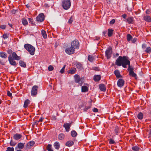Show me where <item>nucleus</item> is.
<instances>
[{"label":"nucleus","mask_w":151,"mask_h":151,"mask_svg":"<svg viewBox=\"0 0 151 151\" xmlns=\"http://www.w3.org/2000/svg\"><path fill=\"white\" fill-rule=\"evenodd\" d=\"M115 64L117 66L121 65L124 68H127V65H129L128 70L129 75L135 78H137V75L133 71V68L130 66V62L128 60V58L126 56H119L116 60Z\"/></svg>","instance_id":"nucleus-1"},{"label":"nucleus","mask_w":151,"mask_h":151,"mask_svg":"<svg viewBox=\"0 0 151 151\" xmlns=\"http://www.w3.org/2000/svg\"><path fill=\"white\" fill-rule=\"evenodd\" d=\"M24 47L31 55H34L35 51V48L34 47L28 44H25Z\"/></svg>","instance_id":"nucleus-2"},{"label":"nucleus","mask_w":151,"mask_h":151,"mask_svg":"<svg viewBox=\"0 0 151 151\" xmlns=\"http://www.w3.org/2000/svg\"><path fill=\"white\" fill-rule=\"evenodd\" d=\"M70 0H63L62 2V6L64 9H68L70 7Z\"/></svg>","instance_id":"nucleus-3"},{"label":"nucleus","mask_w":151,"mask_h":151,"mask_svg":"<svg viewBox=\"0 0 151 151\" xmlns=\"http://www.w3.org/2000/svg\"><path fill=\"white\" fill-rule=\"evenodd\" d=\"M71 46L75 50L79 48V42L77 40H75L71 43Z\"/></svg>","instance_id":"nucleus-4"},{"label":"nucleus","mask_w":151,"mask_h":151,"mask_svg":"<svg viewBox=\"0 0 151 151\" xmlns=\"http://www.w3.org/2000/svg\"><path fill=\"white\" fill-rule=\"evenodd\" d=\"M112 53V48L111 47L108 48L105 52V55L107 59L110 58Z\"/></svg>","instance_id":"nucleus-5"},{"label":"nucleus","mask_w":151,"mask_h":151,"mask_svg":"<svg viewBox=\"0 0 151 151\" xmlns=\"http://www.w3.org/2000/svg\"><path fill=\"white\" fill-rule=\"evenodd\" d=\"M75 50L71 46L70 47H68L65 50V52L68 55H71L75 53Z\"/></svg>","instance_id":"nucleus-6"},{"label":"nucleus","mask_w":151,"mask_h":151,"mask_svg":"<svg viewBox=\"0 0 151 151\" xmlns=\"http://www.w3.org/2000/svg\"><path fill=\"white\" fill-rule=\"evenodd\" d=\"M38 87L37 86H33L31 94L32 96H35L37 93Z\"/></svg>","instance_id":"nucleus-7"},{"label":"nucleus","mask_w":151,"mask_h":151,"mask_svg":"<svg viewBox=\"0 0 151 151\" xmlns=\"http://www.w3.org/2000/svg\"><path fill=\"white\" fill-rule=\"evenodd\" d=\"M36 21L38 22H41L44 21L45 19L44 15L43 13L40 14L36 18Z\"/></svg>","instance_id":"nucleus-8"},{"label":"nucleus","mask_w":151,"mask_h":151,"mask_svg":"<svg viewBox=\"0 0 151 151\" xmlns=\"http://www.w3.org/2000/svg\"><path fill=\"white\" fill-rule=\"evenodd\" d=\"M124 81L123 79H119L118 81L117 85L119 87H122L124 85Z\"/></svg>","instance_id":"nucleus-9"},{"label":"nucleus","mask_w":151,"mask_h":151,"mask_svg":"<svg viewBox=\"0 0 151 151\" xmlns=\"http://www.w3.org/2000/svg\"><path fill=\"white\" fill-rule=\"evenodd\" d=\"M9 56H11L12 59L16 60H19L20 59V58L19 56H18L16 52H13L12 53V55H10Z\"/></svg>","instance_id":"nucleus-10"},{"label":"nucleus","mask_w":151,"mask_h":151,"mask_svg":"<svg viewBox=\"0 0 151 151\" xmlns=\"http://www.w3.org/2000/svg\"><path fill=\"white\" fill-rule=\"evenodd\" d=\"M8 60L10 64L14 66L16 65L17 63L14 60V59H12V58L11 57V56H9Z\"/></svg>","instance_id":"nucleus-11"},{"label":"nucleus","mask_w":151,"mask_h":151,"mask_svg":"<svg viewBox=\"0 0 151 151\" xmlns=\"http://www.w3.org/2000/svg\"><path fill=\"white\" fill-rule=\"evenodd\" d=\"M35 144V142L34 141H30L29 142L27 143L26 145V149H29L31 148Z\"/></svg>","instance_id":"nucleus-12"},{"label":"nucleus","mask_w":151,"mask_h":151,"mask_svg":"<svg viewBox=\"0 0 151 151\" xmlns=\"http://www.w3.org/2000/svg\"><path fill=\"white\" fill-rule=\"evenodd\" d=\"M75 65L76 68L80 70H81L83 69V65L80 63L77 62L75 63Z\"/></svg>","instance_id":"nucleus-13"},{"label":"nucleus","mask_w":151,"mask_h":151,"mask_svg":"<svg viewBox=\"0 0 151 151\" xmlns=\"http://www.w3.org/2000/svg\"><path fill=\"white\" fill-rule=\"evenodd\" d=\"M71 125V124L69 123H66L63 125V127H64L66 131L67 132H68L69 131V129Z\"/></svg>","instance_id":"nucleus-14"},{"label":"nucleus","mask_w":151,"mask_h":151,"mask_svg":"<svg viewBox=\"0 0 151 151\" xmlns=\"http://www.w3.org/2000/svg\"><path fill=\"white\" fill-rule=\"evenodd\" d=\"M22 137V135L20 134H16L13 136L14 138L16 140H18L20 139Z\"/></svg>","instance_id":"nucleus-15"},{"label":"nucleus","mask_w":151,"mask_h":151,"mask_svg":"<svg viewBox=\"0 0 151 151\" xmlns=\"http://www.w3.org/2000/svg\"><path fill=\"white\" fill-rule=\"evenodd\" d=\"M75 81L76 83H79L80 81V76L77 74H76L74 76Z\"/></svg>","instance_id":"nucleus-16"},{"label":"nucleus","mask_w":151,"mask_h":151,"mask_svg":"<svg viewBox=\"0 0 151 151\" xmlns=\"http://www.w3.org/2000/svg\"><path fill=\"white\" fill-rule=\"evenodd\" d=\"M74 142L73 141L70 140L67 141L65 143V145L68 147H71L74 144Z\"/></svg>","instance_id":"nucleus-17"},{"label":"nucleus","mask_w":151,"mask_h":151,"mask_svg":"<svg viewBox=\"0 0 151 151\" xmlns=\"http://www.w3.org/2000/svg\"><path fill=\"white\" fill-rule=\"evenodd\" d=\"M99 88L100 90L102 91H105L106 90L105 86L104 84H101L99 85Z\"/></svg>","instance_id":"nucleus-18"},{"label":"nucleus","mask_w":151,"mask_h":151,"mask_svg":"<svg viewBox=\"0 0 151 151\" xmlns=\"http://www.w3.org/2000/svg\"><path fill=\"white\" fill-rule=\"evenodd\" d=\"M144 20L147 22H151V18L149 16L146 15L144 17Z\"/></svg>","instance_id":"nucleus-19"},{"label":"nucleus","mask_w":151,"mask_h":151,"mask_svg":"<svg viewBox=\"0 0 151 151\" xmlns=\"http://www.w3.org/2000/svg\"><path fill=\"white\" fill-rule=\"evenodd\" d=\"M76 71V68H70V70H69L68 73L71 74H73L75 73Z\"/></svg>","instance_id":"nucleus-20"},{"label":"nucleus","mask_w":151,"mask_h":151,"mask_svg":"<svg viewBox=\"0 0 151 151\" xmlns=\"http://www.w3.org/2000/svg\"><path fill=\"white\" fill-rule=\"evenodd\" d=\"M54 146L56 149L58 150L60 147V145L59 142H55L54 144Z\"/></svg>","instance_id":"nucleus-21"},{"label":"nucleus","mask_w":151,"mask_h":151,"mask_svg":"<svg viewBox=\"0 0 151 151\" xmlns=\"http://www.w3.org/2000/svg\"><path fill=\"white\" fill-rule=\"evenodd\" d=\"M88 91V88L86 86H83L81 88V91L83 92H86Z\"/></svg>","instance_id":"nucleus-22"},{"label":"nucleus","mask_w":151,"mask_h":151,"mask_svg":"<svg viewBox=\"0 0 151 151\" xmlns=\"http://www.w3.org/2000/svg\"><path fill=\"white\" fill-rule=\"evenodd\" d=\"M0 56L3 58H5L7 57V54L5 52H0Z\"/></svg>","instance_id":"nucleus-23"},{"label":"nucleus","mask_w":151,"mask_h":151,"mask_svg":"<svg viewBox=\"0 0 151 151\" xmlns=\"http://www.w3.org/2000/svg\"><path fill=\"white\" fill-rule=\"evenodd\" d=\"M29 103V100L28 99H26L24 102L23 107L25 108H27L28 106Z\"/></svg>","instance_id":"nucleus-24"},{"label":"nucleus","mask_w":151,"mask_h":151,"mask_svg":"<svg viewBox=\"0 0 151 151\" xmlns=\"http://www.w3.org/2000/svg\"><path fill=\"white\" fill-rule=\"evenodd\" d=\"M113 30L112 29H109L108 30V35L109 37H111L113 34Z\"/></svg>","instance_id":"nucleus-25"},{"label":"nucleus","mask_w":151,"mask_h":151,"mask_svg":"<svg viewBox=\"0 0 151 151\" xmlns=\"http://www.w3.org/2000/svg\"><path fill=\"white\" fill-rule=\"evenodd\" d=\"M101 78V76L99 75H95L93 77V79L95 81H99Z\"/></svg>","instance_id":"nucleus-26"},{"label":"nucleus","mask_w":151,"mask_h":151,"mask_svg":"<svg viewBox=\"0 0 151 151\" xmlns=\"http://www.w3.org/2000/svg\"><path fill=\"white\" fill-rule=\"evenodd\" d=\"M114 73L117 78H119L121 77L119 71L117 70L114 71Z\"/></svg>","instance_id":"nucleus-27"},{"label":"nucleus","mask_w":151,"mask_h":151,"mask_svg":"<svg viewBox=\"0 0 151 151\" xmlns=\"http://www.w3.org/2000/svg\"><path fill=\"white\" fill-rule=\"evenodd\" d=\"M19 64L21 66L23 67H25L26 66V63L22 60L19 61Z\"/></svg>","instance_id":"nucleus-28"},{"label":"nucleus","mask_w":151,"mask_h":151,"mask_svg":"<svg viewBox=\"0 0 151 151\" xmlns=\"http://www.w3.org/2000/svg\"><path fill=\"white\" fill-rule=\"evenodd\" d=\"M41 34L44 39H46L47 38V35L46 31L44 30H42L41 31Z\"/></svg>","instance_id":"nucleus-29"},{"label":"nucleus","mask_w":151,"mask_h":151,"mask_svg":"<svg viewBox=\"0 0 151 151\" xmlns=\"http://www.w3.org/2000/svg\"><path fill=\"white\" fill-rule=\"evenodd\" d=\"M127 22L129 24L132 23L133 22V18L132 17H128L127 19Z\"/></svg>","instance_id":"nucleus-30"},{"label":"nucleus","mask_w":151,"mask_h":151,"mask_svg":"<svg viewBox=\"0 0 151 151\" xmlns=\"http://www.w3.org/2000/svg\"><path fill=\"white\" fill-rule=\"evenodd\" d=\"M24 146V144L21 142L17 144V147L20 149H22L23 148Z\"/></svg>","instance_id":"nucleus-31"},{"label":"nucleus","mask_w":151,"mask_h":151,"mask_svg":"<svg viewBox=\"0 0 151 151\" xmlns=\"http://www.w3.org/2000/svg\"><path fill=\"white\" fill-rule=\"evenodd\" d=\"M64 137L65 135L64 134L61 133L58 136V138L60 140H62L64 139Z\"/></svg>","instance_id":"nucleus-32"},{"label":"nucleus","mask_w":151,"mask_h":151,"mask_svg":"<svg viewBox=\"0 0 151 151\" xmlns=\"http://www.w3.org/2000/svg\"><path fill=\"white\" fill-rule=\"evenodd\" d=\"M127 40L128 41H130L132 39V36L129 34H127Z\"/></svg>","instance_id":"nucleus-33"},{"label":"nucleus","mask_w":151,"mask_h":151,"mask_svg":"<svg viewBox=\"0 0 151 151\" xmlns=\"http://www.w3.org/2000/svg\"><path fill=\"white\" fill-rule=\"evenodd\" d=\"M22 22L24 25H26L28 24L27 20L25 18H23L22 20Z\"/></svg>","instance_id":"nucleus-34"},{"label":"nucleus","mask_w":151,"mask_h":151,"mask_svg":"<svg viewBox=\"0 0 151 151\" xmlns=\"http://www.w3.org/2000/svg\"><path fill=\"white\" fill-rule=\"evenodd\" d=\"M71 134L72 136L73 137H76L77 135V132L74 130L72 131L71 132Z\"/></svg>","instance_id":"nucleus-35"},{"label":"nucleus","mask_w":151,"mask_h":151,"mask_svg":"<svg viewBox=\"0 0 151 151\" xmlns=\"http://www.w3.org/2000/svg\"><path fill=\"white\" fill-rule=\"evenodd\" d=\"M47 149L48 151H53L52 149V145L49 144L47 147Z\"/></svg>","instance_id":"nucleus-36"},{"label":"nucleus","mask_w":151,"mask_h":151,"mask_svg":"<svg viewBox=\"0 0 151 151\" xmlns=\"http://www.w3.org/2000/svg\"><path fill=\"white\" fill-rule=\"evenodd\" d=\"M88 60L91 62H93L94 60V58L91 55L88 56Z\"/></svg>","instance_id":"nucleus-37"},{"label":"nucleus","mask_w":151,"mask_h":151,"mask_svg":"<svg viewBox=\"0 0 151 151\" xmlns=\"http://www.w3.org/2000/svg\"><path fill=\"white\" fill-rule=\"evenodd\" d=\"M137 117L139 119H142L143 118V114L141 112L139 113L137 115Z\"/></svg>","instance_id":"nucleus-38"},{"label":"nucleus","mask_w":151,"mask_h":151,"mask_svg":"<svg viewBox=\"0 0 151 151\" xmlns=\"http://www.w3.org/2000/svg\"><path fill=\"white\" fill-rule=\"evenodd\" d=\"M132 149L134 151H138L139 150V148L137 146H134L132 147Z\"/></svg>","instance_id":"nucleus-39"},{"label":"nucleus","mask_w":151,"mask_h":151,"mask_svg":"<svg viewBox=\"0 0 151 151\" xmlns=\"http://www.w3.org/2000/svg\"><path fill=\"white\" fill-rule=\"evenodd\" d=\"M145 52L147 53H150L151 52V48L150 47H147L146 48Z\"/></svg>","instance_id":"nucleus-40"},{"label":"nucleus","mask_w":151,"mask_h":151,"mask_svg":"<svg viewBox=\"0 0 151 151\" xmlns=\"http://www.w3.org/2000/svg\"><path fill=\"white\" fill-rule=\"evenodd\" d=\"M6 151H14V149L13 147H8L7 148Z\"/></svg>","instance_id":"nucleus-41"},{"label":"nucleus","mask_w":151,"mask_h":151,"mask_svg":"<svg viewBox=\"0 0 151 151\" xmlns=\"http://www.w3.org/2000/svg\"><path fill=\"white\" fill-rule=\"evenodd\" d=\"M65 66L66 65H64L63 66V67L62 68V69L60 70V73L62 74L64 73Z\"/></svg>","instance_id":"nucleus-42"},{"label":"nucleus","mask_w":151,"mask_h":151,"mask_svg":"<svg viewBox=\"0 0 151 151\" xmlns=\"http://www.w3.org/2000/svg\"><path fill=\"white\" fill-rule=\"evenodd\" d=\"M16 144V143L11 140L10 143V145L11 146H14Z\"/></svg>","instance_id":"nucleus-43"},{"label":"nucleus","mask_w":151,"mask_h":151,"mask_svg":"<svg viewBox=\"0 0 151 151\" xmlns=\"http://www.w3.org/2000/svg\"><path fill=\"white\" fill-rule=\"evenodd\" d=\"M53 69H54L53 67L51 65L49 66L48 67V70L50 71H51L52 70H53Z\"/></svg>","instance_id":"nucleus-44"},{"label":"nucleus","mask_w":151,"mask_h":151,"mask_svg":"<svg viewBox=\"0 0 151 151\" xmlns=\"http://www.w3.org/2000/svg\"><path fill=\"white\" fill-rule=\"evenodd\" d=\"M73 22V18L72 17H70L68 21V22L69 24H71Z\"/></svg>","instance_id":"nucleus-45"},{"label":"nucleus","mask_w":151,"mask_h":151,"mask_svg":"<svg viewBox=\"0 0 151 151\" xmlns=\"http://www.w3.org/2000/svg\"><path fill=\"white\" fill-rule=\"evenodd\" d=\"M109 143L110 144H114L115 143V142L113 139H109Z\"/></svg>","instance_id":"nucleus-46"},{"label":"nucleus","mask_w":151,"mask_h":151,"mask_svg":"<svg viewBox=\"0 0 151 151\" xmlns=\"http://www.w3.org/2000/svg\"><path fill=\"white\" fill-rule=\"evenodd\" d=\"M137 39L136 38H134V39H132L131 41L133 43H135L137 41Z\"/></svg>","instance_id":"nucleus-47"},{"label":"nucleus","mask_w":151,"mask_h":151,"mask_svg":"<svg viewBox=\"0 0 151 151\" xmlns=\"http://www.w3.org/2000/svg\"><path fill=\"white\" fill-rule=\"evenodd\" d=\"M3 37L4 39H6L8 37V36L6 34H4L3 35Z\"/></svg>","instance_id":"nucleus-48"},{"label":"nucleus","mask_w":151,"mask_h":151,"mask_svg":"<svg viewBox=\"0 0 151 151\" xmlns=\"http://www.w3.org/2000/svg\"><path fill=\"white\" fill-rule=\"evenodd\" d=\"M44 118H42V117H41L39 120H36V122H42L43 119H44Z\"/></svg>","instance_id":"nucleus-49"},{"label":"nucleus","mask_w":151,"mask_h":151,"mask_svg":"<svg viewBox=\"0 0 151 151\" xmlns=\"http://www.w3.org/2000/svg\"><path fill=\"white\" fill-rule=\"evenodd\" d=\"M93 111L95 112H97L98 111V109L96 108H94L93 109Z\"/></svg>","instance_id":"nucleus-50"},{"label":"nucleus","mask_w":151,"mask_h":151,"mask_svg":"<svg viewBox=\"0 0 151 151\" xmlns=\"http://www.w3.org/2000/svg\"><path fill=\"white\" fill-rule=\"evenodd\" d=\"M7 95L9 96H11L12 95V93L9 91H8Z\"/></svg>","instance_id":"nucleus-51"},{"label":"nucleus","mask_w":151,"mask_h":151,"mask_svg":"<svg viewBox=\"0 0 151 151\" xmlns=\"http://www.w3.org/2000/svg\"><path fill=\"white\" fill-rule=\"evenodd\" d=\"M6 27V26L5 25H3L0 26V28L2 29H5Z\"/></svg>","instance_id":"nucleus-52"},{"label":"nucleus","mask_w":151,"mask_h":151,"mask_svg":"<svg viewBox=\"0 0 151 151\" xmlns=\"http://www.w3.org/2000/svg\"><path fill=\"white\" fill-rule=\"evenodd\" d=\"M115 20L114 19H113L111 21H110V24H113L115 23Z\"/></svg>","instance_id":"nucleus-53"},{"label":"nucleus","mask_w":151,"mask_h":151,"mask_svg":"<svg viewBox=\"0 0 151 151\" xmlns=\"http://www.w3.org/2000/svg\"><path fill=\"white\" fill-rule=\"evenodd\" d=\"M12 51L11 49H9L8 50L7 52L9 54H11V53H12Z\"/></svg>","instance_id":"nucleus-54"},{"label":"nucleus","mask_w":151,"mask_h":151,"mask_svg":"<svg viewBox=\"0 0 151 151\" xmlns=\"http://www.w3.org/2000/svg\"><path fill=\"white\" fill-rule=\"evenodd\" d=\"M114 130H115V132H116V134L118 133V127H116L115 128V129Z\"/></svg>","instance_id":"nucleus-55"},{"label":"nucleus","mask_w":151,"mask_h":151,"mask_svg":"<svg viewBox=\"0 0 151 151\" xmlns=\"http://www.w3.org/2000/svg\"><path fill=\"white\" fill-rule=\"evenodd\" d=\"M127 17V15L125 14H123L122 15V17L124 19H125Z\"/></svg>","instance_id":"nucleus-56"},{"label":"nucleus","mask_w":151,"mask_h":151,"mask_svg":"<svg viewBox=\"0 0 151 151\" xmlns=\"http://www.w3.org/2000/svg\"><path fill=\"white\" fill-rule=\"evenodd\" d=\"M100 39V38L99 37H95V40H98Z\"/></svg>","instance_id":"nucleus-57"},{"label":"nucleus","mask_w":151,"mask_h":151,"mask_svg":"<svg viewBox=\"0 0 151 151\" xmlns=\"http://www.w3.org/2000/svg\"><path fill=\"white\" fill-rule=\"evenodd\" d=\"M146 47V46L145 44H143L142 45V47L143 48H144Z\"/></svg>","instance_id":"nucleus-58"},{"label":"nucleus","mask_w":151,"mask_h":151,"mask_svg":"<svg viewBox=\"0 0 151 151\" xmlns=\"http://www.w3.org/2000/svg\"><path fill=\"white\" fill-rule=\"evenodd\" d=\"M8 25H9V26L11 27L12 28H13V27H12V24H10V23H9L8 24Z\"/></svg>","instance_id":"nucleus-59"},{"label":"nucleus","mask_w":151,"mask_h":151,"mask_svg":"<svg viewBox=\"0 0 151 151\" xmlns=\"http://www.w3.org/2000/svg\"><path fill=\"white\" fill-rule=\"evenodd\" d=\"M107 32L106 31H104L103 32V34L104 35L106 34Z\"/></svg>","instance_id":"nucleus-60"},{"label":"nucleus","mask_w":151,"mask_h":151,"mask_svg":"<svg viewBox=\"0 0 151 151\" xmlns=\"http://www.w3.org/2000/svg\"><path fill=\"white\" fill-rule=\"evenodd\" d=\"M26 6L27 7V8H29L30 7V6L28 4L26 5Z\"/></svg>","instance_id":"nucleus-61"},{"label":"nucleus","mask_w":151,"mask_h":151,"mask_svg":"<svg viewBox=\"0 0 151 151\" xmlns=\"http://www.w3.org/2000/svg\"><path fill=\"white\" fill-rule=\"evenodd\" d=\"M119 55V54L118 53H116V56H118Z\"/></svg>","instance_id":"nucleus-62"},{"label":"nucleus","mask_w":151,"mask_h":151,"mask_svg":"<svg viewBox=\"0 0 151 151\" xmlns=\"http://www.w3.org/2000/svg\"><path fill=\"white\" fill-rule=\"evenodd\" d=\"M17 151H22V150H17Z\"/></svg>","instance_id":"nucleus-63"},{"label":"nucleus","mask_w":151,"mask_h":151,"mask_svg":"<svg viewBox=\"0 0 151 151\" xmlns=\"http://www.w3.org/2000/svg\"><path fill=\"white\" fill-rule=\"evenodd\" d=\"M1 101L0 100V104H1Z\"/></svg>","instance_id":"nucleus-64"}]
</instances>
